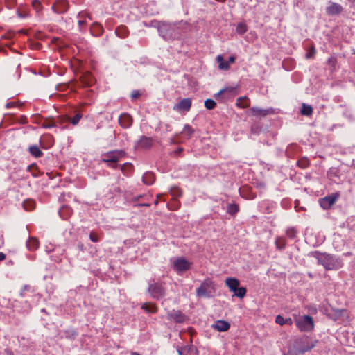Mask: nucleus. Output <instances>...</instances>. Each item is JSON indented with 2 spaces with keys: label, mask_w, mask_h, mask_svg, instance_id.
Here are the masks:
<instances>
[{
  "label": "nucleus",
  "mask_w": 355,
  "mask_h": 355,
  "mask_svg": "<svg viewBox=\"0 0 355 355\" xmlns=\"http://www.w3.org/2000/svg\"><path fill=\"white\" fill-rule=\"evenodd\" d=\"M157 30L159 35L165 40H170L175 38L176 35V28L175 24L168 22H157Z\"/></svg>",
  "instance_id": "obj_2"
},
{
  "label": "nucleus",
  "mask_w": 355,
  "mask_h": 355,
  "mask_svg": "<svg viewBox=\"0 0 355 355\" xmlns=\"http://www.w3.org/2000/svg\"><path fill=\"white\" fill-rule=\"evenodd\" d=\"M311 254L317 259L318 263L323 266L326 270H338L343 266V263L339 259L329 254L315 251L312 252Z\"/></svg>",
  "instance_id": "obj_1"
},
{
  "label": "nucleus",
  "mask_w": 355,
  "mask_h": 355,
  "mask_svg": "<svg viewBox=\"0 0 355 355\" xmlns=\"http://www.w3.org/2000/svg\"><path fill=\"white\" fill-rule=\"evenodd\" d=\"M96 28L98 31V34H101L103 32V27L100 24L97 23H94L93 24V28Z\"/></svg>",
  "instance_id": "obj_49"
},
{
  "label": "nucleus",
  "mask_w": 355,
  "mask_h": 355,
  "mask_svg": "<svg viewBox=\"0 0 355 355\" xmlns=\"http://www.w3.org/2000/svg\"><path fill=\"white\" fill-rule=\"evenodd\" d=\"M131 355H141V354L137 352H132Z\"/></svg>",
  "instance_id": "obj_60"
},
{
  "label": "nucleus",
  "mask_w": 355,
  "mask_h": 355,
  "mask_svg": "<svg viewBox=\"0 0 355 355\" xmlns=\"http://www.w3.org/2000/svg\"><path fill=\"white\" fill-rule=\"evenodd\" d=\"M236 33L239 35H243L248 31V27L245 23L240 22L237 24L236 28Z\"/></svg>",
  "instance_id": "obj_30"
},
{
  "label": "nucleus",
  "mask_w": 355,
  "mask_h": 355,
  "mask_svg": "<svg viewBox=\"0 0 355 355\" xmlns=\"http://www.w3.org/2000/svg\"><path fill=\"white\" fill-rule=\"evenodd\" d=\"M83 117V114L81 113H77L71 119V123L73 125H77L80 120L81 119V118Z\"/></svg>",
  "instance_id": "obj_38"
},
{
  "label": "nucleus",
  "mask_w": 355,
  "mask_h": 355,
  "mask_svg": "<svg viewBox=\"0 0 355 355\" xmlns=\"http://www.w3.org/2000/svg\"><path fill=\"white\" fill-rule=\"evenodd\" d=\"M167 318L173 320L177 323H182L186 320V316L180 311H173L167 314Z\"/></svg>",
  "instance_id": "obj_17"
},
{
  "label": "nucleus",
  "mask_w": 355,
  "mask_h": 355,
  "mask_svg": "<svg viewBox=\"0 0 355 355\" xmlns=\"http://www.w3.org/2000/svg\"><path fill=\"white\" fill-rule=\"evenodd\" d=\"M141 309L146 313H155L157 311V307L155 304L151 303H144L141 305Z\"/></svg>",
  "instance_id": "obj_24"
},
{
  "label": "nucleus",
  "mask_w": 355,
  "mask_h": 355,
  "mask_svg": "<svg viewBox=\"0 0 355 355\" xmlns=\"http://www.w3.org/2000/svg\"><path fill=\"white\" fill-rule=\"evenodd\" d=\"M89 239L94 243H96L99 241V238H98V235H96L92 232L90 233V234H89Z\"/></svg>",
  "instance_id": "obj_46"
},
{
  "label": "nucleus",
  "mask_w": 355,
  "mask_h": 355,
  "mask_svg": "<svg viewBox=\"0 0 355 355\" xmlns=\"http://www.w3.org/2000/svg\"><path fill=\"white\" fill-rule=\"evenodd\" d=\"M327 62L331 66V67L334 69L337 64V59L334 56H331L328 58Z\"/></svg>",
  "instance_id": "obj_41"
},
{
  "label": "nucleus",
  "mask_w": 355,
  "mask_h": 355,
  "mask_svg": "<svg viewBox=\"0 0 355 355\" xmlns=\"http://www.w3.org/2000/svg\"><path fill=\"white\" fill-rule=\"evenodd\" d=\"M348 1H350V2H354V0H348Z\"/></svg>",
  "instance_id": "obj_63"
},
{
  "label": "nucleus",
  "mask_w": 355,
  "mask_h": 355,
  "mask_svg": "<svg viewBox=\"0 0 355 355\" xmlns=\"http://www.w3.org/2000/svg\"><path fill=\"white\" fill-rule=\"evenodd\" d=\"M238 94L237 87L229 86L220 89L214 94V98L221 102L233 98Z\"/></svg>",
  "instance_id": "obj_6"
},
{
  "label": "nucleus",
  "mask_w": 355,
  "mask_h": 355,
  "mask_svg": "<svg viewBox=\"0 0 355 355\" xmlns=\"http://www.w3.org/2000/svg\"><path fill=\"white\" fill-rule=\"evenodd\" d=\"M55 126V123L52 120L46 119L42 124V127L44 128H51Z\"/></svg>",
  "instance_id": "obj_37"
},
{
  "label": "nucleus",
  "mask_w": 355,
  "mask_h": 355,
  "mask_svg": "<svg viewBox=\"0 0 355 355\" xmlns=\"http://www.w3.org/2000/svg\"><path fill=\"white\" fill-rule=\"evenodd\" d=\"M327 175L330 179L334 177H338V170L336 168H331L327 172Z\"/></svg>",
  "instance_id": "obj_36"
},
{
  "label": "nucleus",
  "mask_w": 355,
  "mask_h": 355,
  "mask_svg": "<svg viewBox=\"0 0 355 355\" xmlns=\"http://www.w3.org/2000/svg\"><path fill=\"white\" fill-rule=\"evenodd\" d=\"M192 105L191 99L189 98H182L178 103L175 104L173 109L178 112H188Z\"/></svg>",
  "instance_id": "obj_11"
},
{
  "label": "nucleus",
  "mask_w": 355,
  "mask_h": 355,
  "mask_svg": "<svg viewBox=\"0 0 355 355\" xmlns=\"http://www.w3.org/2000/svg\"><path fill=\"white\" fill-rule=\"evenodd\" d=\"M306 345H303V346L299 347V349H298V351L302 354H304V353L312 349L315 347V343H317V341H315V342H311V343H309L308 338H306Z\"/></svg>",
  "instance_id": "obj_27"
},
{
  "label": "nucleus",
  "mask_w": 355,
  "mask_h": 355,
  "mask_svg": "<svg viewBox=\"0 0 355 355\" xmlns=\"http://www.w3.org/2000/svg\"><path fill=\"white\" fill-rule=\"evenodd\" d=\"M58 214L63 220H67L73 214V210L67 205H63L59 209Z\"/></svg>",
  "instance_id": "obj_20"
},
{
  "label": "nucleus",
  "mask_w": 355,
  "mask_h": 355,
  "mask_svg": "<svg viewBox=\"0 0 355 355\" xmlns=\"http://www.w3.org/2000/svg\"><path fill=\"white\" fill-rule=\"evenodd\" d=\"M225 283L229 290L234 293L233 296H236L241 299L245 296L247 292L246 288L245 287H239L240 282L238 279L235 277H227Z\"/></svg>",
  "instance_id": "obj_3"
},
{
  "label": "nucleus",
  "mask_w": 355,
  "mask_h": 355,
  "mask_svg": "<svg viewBox=\"0 0 355 355\" xmlns=\"http://www.w3.org/2000/svg\"><path fill=\"white\" fill-rule=\"evenodd\" d=\"M205 106L207 110H213L216 106V103L210 98L205 101Z\"/></svg>",
  "instance_id": "obj_35"
},
{
  "label": "nucleus",
  "mask_w": 355,
  "mask_h": 355,
  "mask_svg": "<svg viewBox=\"0 0 355 355\" xmlns=\"http://www.w3.org/2000/svg\"><path fill=\"white\" fill-rule=\"evenodd\" d=\"M191 265L192 263L184 257H178L173 261V268L179 275L189 270Z\"/></svg>",
  "instance_id": "obj_8"
},
{
  "label": "nucleus",
  "mask_w": 355,
  "mask_h": 355,
  "mask_svg": "<svg viewBox=\"0 0 355 355\" xmlns=\"http://www.w3.org/2000/svg\"><path fill=\"white\" fill-rule=\"evenodd\" d=\"M15 106V102H9L6 105V108H10Z\"/></svg>",
  "instance_id": "obj_54"
},
{
  "label": "nucleus",
  "mask_w": 355,
  "mask_h": 355,
  "mask_svg": "<svg viewBox=\"0 0 355 355\" xmlns=\"http://www.w3.org/2000/svg\"><path fill=\"white\" fill-rule=\"evenodd\" d=\"M194 132L193 128L189 124L184 126L182 133L184 134L187 139H189Z\"/></svg>",
  "instance_id": "obj_31"
},
{
  "label": "nucleus",
  "mask_w": 355,
  "mask_h": 355,
  "mask_svg": "<svg viewBox=\"0 0 355 355\" xmlns=\"http://www.w3.org/2000/svg\"><path fill=\"white\" fill-rule=\"evenodd\" d=\"M17 12L18 17L20 18H26L29 16L28 12L26 10L21 11L19 9H18Z\"/></svg>",
  "instance_id": "obj_44"
},
{
  "label": "nucleus",
  "mask_w": 355,
  "mask_h": 355,
  "mask_svg": "<svg viewBox=\"0 0 355 355\" xmlns=\"http://www.w3.org/2000/svg\"><path fill=\"white\" fill-rule=\"evenodd\" d=\"M286 235L291 238V239H293L296 236V231L295 230L294 228H289L286 230Z\"/></svg>",
  "instance_id": "obj_42"
},
{
  "label": "nucleus",
  "mask_w": 355,
  "mask_h": 355,
  "mask_svg": "<svg viewBox=\"0 0 355 355\" xmlns=\"http://www.w3.org/2000/svg\"><path fill=\"white\" fill-rule=\"evenodd\" d=\"M295 322L300 331H311L314 328L313 319L310 315H302L296 318Z\"/></svg>",
  "instance_id": "obj_4"
},
{
  "label": "nucleus",
  "mask_w": 355,
  "mask_h": 355,
  "mask_svg": "<svg viewBox=\"0 0 355 355\" xmlns=\"http://www.w3.org/2000/svg\"><path fill=\"white\" fill-rule=\"evenodd\" d=\"M29 153L35 158L43 156V153L37 145H32L28 147Z\"/></svg>",
  "instance_id": "obj_23"
},
{
  "label": "nucleus",
  "mask_w": 355,
  "mask_h": 355,
  "mask_svg": "<svg viewBox=\"0 0 355 355\" xmlns=\"http://www.w3.org/2000/svg\"><path fill=\"white\" fill-rule=\"evenodd\" d=\"M339 196L340 193L338 192L327 196L319 200L320 205L323 209H329L336 202Z\"/></svg>",
  "instance_id": "obj_9"
},
{
  "label": "nucleus",
  "mask_w": 355,
  "mask_h": 355,
  "mask_svg": "<svg viewBox=\"0 0 355 355\" xmlns=\"http://www.w3.org/2000/svg\"><path fill=\"white\" fill-rule=\"evenodd\" d=\"M40 146H41V147H42V148H47L46 147H45V146H44V144H43V141H42V138H41V139H40Z\"/></svg>",
  "instance_id": "obj_59"
},
{
  "label": "nucleus",
  "mask_w": 355,
  "mask_h": 355,
  "mask_svg": "<svg viewBox=\"0 0 355 355\" xmlns=\"http://www.w3.org/2000/svg\"><path fill=\"white\" fill-rule=\"evenodd\" d=\"M32 6L36 10V12H39L42 9V6L39 0H33L32 1Z\"/></svg>",
  "instance_id": "obj_40"
},
{
  "label": "nucleus",
  "mask_w": 355,
  "mask_h": 355,
  "mask_svg": "<svg viewBox=\"0 0 355 355\" xmlns=\"http://www.w3.org/2000/svg\"><path fill=\"white\" fill-rule=\"evenodd\" d=\"M153 144V139L152 137L141 136L136 142L135 148L139 150L150 149Z\"/></svg>",
  "instance_id": "obj_12"
},
{
  "label": "nucleus",
  "mask_w": 355,
  "mask_h": 355,
  "mask_svg": "<svg viewBox=\"0 0 355 355\" xmlns=\"http://www.w3.org/2000/svg\"><path fill=\"white\" fill-rule=\"evenodd\" d=\"M45 138L48 140V142L49 144V146H52L53 145V138L50 135H48L45 137Z\"/></svg>",
  "instance_id": "obj_50"
},
{
  "label": "nucleus",
  "mask_w": 355,
  "mask_h": 355,
  "mask_svg": "<svg viewBox=\"0 0 355 355\" xmlns=\"http://www.w3.org/2000/svg\"><path fill=\"white\" fill-rule=\"evenodd\" d=\"M148 291L150 295L156 300H159L165 296V288L160 282H149Z\"/></svg>",
  "instance_id": "obj_7"
},
{
  "label": "nucleus",
  "mask_w": 355,
  "mask_h": 355,
  "mask_svg": "<svg viewBox=\"0 0 355 355\" xmlns=\"http://www.w3.org/2000/svg\"><path fill=\"white\" fill-rule=\"evenodd\" d=\"M275 322L279 325L285 324V318L280 315H278L275 318Z\"/></svg>",
  "instance_id": "obj_43"
},
{
  "label": "nucleus",
  "mask_w": 355,
  "mask_h": 355,
  "mask_svg": "<svg viewBox=\"0 0 355 355\" xmlns=\"http://www.w3.org/2000/svg\"><path fill=\"white\" fill-rule=\"evenodd\" d=\"M343 8L341 5L337 3L331 2L326 8V13L328 15H336L343 11Z\"/></svg>",
  "instance_id": "obj_16"
},
{
  "label": "nucleus",
  "mask_w": 355,
  "mask_h": 355,
  "mask_svg": "<svg viewBox=\"0 0 355 355\" xmlns=\"http://www.w3.org/2000/svg\"><path fill=\"white\" fill-rule=\"evenodd\" d=\"M275 245L277 249H284L286 246V242L284 239L278 237L275 240Z\"/></svg>",
  "instance_id": "obj_34"
},
{
  "label": "nucleus",
  "mask_w": 355,
  "mask_h": 355,
  "mask_svg": "<svg viewBox=\"0 0 355 355\" xmlns=\"http://www.w3.org/2000/svg\"><path fill=\"white\" fill-rule=\"evenodd\" d=\"M310 164L309 160L306 157H303L298 160L297 165L302 168H307Z\"/></svg>",
  "instance_id": "obj_33"
},
{
  "label": "nucleus",
  "mask_w": 355,
  "mask_h": 355,
  "mask_svg": "<svg viewBox=\"0 0 355 355\" xmlns=\"http://www.w3.org/2000/svg\"><path fill=\"white\" fill-rule=\"evenodd\" d=\"M142 180L144 184L151 185L155 182V176L153 173L147 172L145 173L142 177Z\"/></svg>",
  "instance_id": "obj_25"
},
{
  "label": "nucleus",
  "mask_w": 355,
  "mask_h": 355,
  "mask_svg": "<svg viewBox=\"0 0 355 355\" xmlns=\"http://www.w3.org/2000/svg\"><path fill=\"white\" fill-rule=\"evenodd\" d=\"M316 53V50L314 46H311L310 49L308 51V52L306 54V58L307 59L313 58L315 56V54Z\"/></svg>",
  "instance_id": "obj_39"
},
{
  "label": "nucleus",
  "mask_w": 355,
  "mask_h": 355,
  "mask_svg": "<svg viewBox=\"0 0 355 355\" xmlns=\"http://www.w3.org/2000/svg\"><path fill=\"white\" fill-rule=\"evenodd\" d=\"M92 79L91 78V80H90V82H89V83H87V85H91V84H92Z\"/></svg>",
  "instance_id": "obj_61"
},
{
  "label": "nucleus",
  "mask_w": 355,
  "mask_h": 355,
  "mask_svg": "<svg viewBox=\"0 0 355 355\" xmlns=\"http://www.w3.org/2000/svg\"><path fill=\"white\" fill-rule=\"evenodd\" d=\"M235 57L232 55V56H230L229 58H228V60L227 62H228V65L230 66V64H232L235 62Z\"/></svg>",
  "instance_id": "obj_51"
},
{
  "label": "nucleus",
  "mask_w": 355,
  "mask_h": 355,
  "mask_svg": "<svg viewBox=\"0 0 355 355\" xmlns=\"http://www.w3.org/2000/svg\"><path fill=\"white\" fill-rule=\"evenodd\" d=\"M6 4L8 8H12L16 4V0H6Z\"/></svg>",
  "instance_id": "obj_45"
},
{
  "label": "nucleus",
  "mask_w": 355,
  "mask_h": 355,
  "mask_svg": "<svg viewBox=\"0 0 355 355\" xmlns=\"http://www.w3.org/2000/svg\"><path fill=\"white\" fill-rule=\"evenodd\" d=\"M211 327L219 332H225L230 328V324L225 320H219L212 324Z\"/></svg>",
  "instance_id": "obj_18"
},
{
  "label": "nucleus",
  "mask_w": 355,
  "mask_h": 355,
  "mask_svg": "<svg viewBox=\"0 0 355 355\" xmlns=\"http://www.w3.org/2000/svg\"><path fill=\"white\" fill-rule=\"evenodd\" d=\"M250 105V101L247 96H241L236 99V105L239 108H247Z\"/></svg>",
  "instance_id": "obj_22"
},
{
  "label": "nucleus",
  "mask_w": 355,
  "mask_h": 355,
  "mask_svg": "<svg viewBox=\"0 0 355 355\" xmlns=\"http://www.w3.org/2000/svg\"><path fill=\"white\" fill-rule=\"evenodd\" d=\"M6 259V254L3 252H0V261H3Z\"/></svg>",
  "instance_id": "obj_55"
},
{
  "label": "nucleus",
  "mask_w": 355,
  "mask_h": 355,
  "mask_svg": "<svg viewBox=\"0 0 355 355\" xmlns=\"http://www.w3.org/2000/svg\"><path fill=\"white\" fill-rule=\"evenodd\" d=\"M68 8L69 3L67 0H57L52 6L53 11L58 14L66 12Z\"/></svg>",
  "instance_id": "obj_14"
},
{
  "label": "nucleus",
  "mask_w": 355,
  "mask_h": 355,
  "mask_svg": "<svg viewBox=\"0 0 355 355\" xmlns=\"http://www.w3.org/2000/svg\"><path fill=\"white\" fill-rule=\"evenodd\" d=\"M216 60L218 63V67L220 69L228 70L230 69L228 62L224 60L223 57L221 55H219L216 57Z\"/></svg>",
  "instance_id": "obj_28"
},
{
  "label": "nucleus",
  "mask_w": 355,
  "mask_h": 355,
  "mask_svg": "<svg viewBox=\"0 0 355 355\" xmlns=\"http://www.w3.org/2000/svg\"><path fill=\"white\" fill-rule=\"evenodd\" d=\"M85 20H79L78 21V25L80 27H81L82 26H83L85 24Z\"/></svg>",
  "instance_id": "obj_58"
},
{
  "label": "nucleus",
  "mask_w": 355,
  "mask_h": 355,
  "mask_svg": "<svg viewBox=\"0 0 355 355\" xmlns=\"http://www.w3.org/2000/svg\"><path fill=\"white\" fill-rule=\"evenodd\" d=\"M141 94L138 90H134L131 94V97L132 99L138 98L140 96Z\"/></svg>",
  "instance_id": "obj_48"
},
{
  "label": "nucleus",
  "mask_w": 355,
  "mask_h": 355,
  "mask_svg": "<svg viewBox=\"0 0 355 355\" xmlns=\"http://www.w3.org/2000/svg\"><path fill=\"white\" fill-rule=\"evenodd\" d=\"M313 112V107L306 103H302L300 113L303 116H310Z\"/></svg>",
  "instance_id": "obj_26"
},
{
  "label": "nucleus",
  "mask_w": 355,
  "mask_h": 355,
  "mask_svg": "<svg viewBox=\"0 0 355 355\" xmlns=\"http://www.w3.org/2000/svg\"><path fill=\"white\" fill-rule=\"evenodd\" d=\"M116 34L121 38H124L128 35L127 28L125 26H120L116 29Z\"/></svg>",
  "instance_id": "obj_32"
},
{
  "label": "nucleus",
  "mask_w": 355,
  "mask_h": 355,
  "mask_svg": "<svg viewBox=\"0 0 355 355\" xmlns=\"http://www.w3.org/2000/svg\"><path fill=\"white\" fill-rule=\"evenodd\" d=\"M130 168V170H132V164H130V163H125V164L121 166V171H122V172H123V173H125V168Z\"/></svg>",
  "instance_id": "obj_47"
},
{
  "label": "nucleus",
  "mask_w": 355,
  "mask_h": 355,
  "mask_svg": "<svg viewBox=\"0 0 355 355\" xmlns=\"http://www.w3.org/2000/svg\"><path fill=\"white\" fill-rule=\"evenodd\" d=\"M179 355H196L197 349L193 345H186L178 349Z\"/></svg>",
  "instance_id": "obj_19"
},
{
  "label": "nucleus",
  "mask_w": 355,
  "mask_h": 355,
  "mask_svg": "<svg viewBox=\"0 0 355 355\" xmlns=\"http://www.w3.org/2000/svg\"><path fill=\"white\" fill-rule=\"evenodd\" d=\"M142 196H143L139 195V196H136V197H134V198H132V201H133V202H137V201H138L141 198H142Z\"/></svg>",
  "instance_id": "obj_56"
},
{
  "label": "nucleus",
  "mask_w": 355,
  "mask_h": 355,
  "mask_svg": "<svg viewBox=\"0 0 355 355\" xmlns=\"http://www.w3.org/2000/svg\"><path fill=\"white\" fill-rule=\"evenodd\" d=\"M239 211V205L236 204H229L227 207V213L234 216Z\"/></svg>",
  "instance_id": "obj_29"
},
{
  "label": "nucleus",
  "mask_w": 355,
  "mask_h": 355,
  "mask_svg": "<svg viewBox=\"0 0 355 355\" xmlns=\"http://www.w3.org/2000/svg\"><path fill=\"white\" fill-rule=\"evenodd\" d=\"M125 155L123 150H113L105 153L102 161L105 163H116Z\"/></svg>",
  "instance_id": "obj_10"
},
{
  "label": "nucleus",
  "mask_w": 355,
  "mask_h": 355,
  "mask_svg": "<svg viewBox=\"0 0 355 355\" xmlns=\"http://www.w3.org/2000/svg\"><path fill=\"white\" fill-rule=\"evenodd\" d=\"M132 122V117L128 113H123L119 117V123L123 128H130Z\"/></svg>",
  "instance_id": "obj_15"
},
{
  "label": "nucleus",
  "mask_w": 355,
  "mask_h": 355,
  "mask_svg": "<svg viewBox=\"0 0 355 355\" xmlns=\"http://www.w3.org/2000/svg\"><path fill=\"white\" fill-rule=\"evenodd\" d=\"M250 114L256 117H264L269 114H274L273 108L262 109L257 107H252L250 109Z\"/></svg>",
  "instance_id": "obj_13"
},
{
  "label": "nucleus",
  "mask_w": 355,
  "mask_h": 355,
  "mask_svg": "<svg viewBox=\"0 0 355 355\" xmlns=\"http://www.w3.org/2000/svg\"><path fill=\"white\" fill-rule=\"evenodd\" d=\"M293 320L291 318L285 319V324L292 325Z\"/></svg>",
  "instance_id": "obj_53"
},
{
  "label": "nucleus",
  "mask_w": 355,
  "mask_h": 355,
  "mask_svg": "<svg viewBox=\"0 0 355 355\" xmlns=\"http://www.w3.org/2000/svg\"><path fill=\"white\" fill-rule=\"evenodd\" d=\"M174 191H173L172 192H174ZM174 195H175V193H172V196H174Z\"/></svg>",
  "instance_id": "obj_64"
},
{
  "label": "nucleus",
  "mask_w": 355,
  "mask_h": 355,
  "mask_svg": "<svg viewBox=\"0 0 355 355\" xmlns=\"http://www.w3.org/2000/svg\"><path fill=\"white\" fill-rule=\"evenodd\" d=\"M214 290V283L210 278L205 279L196 289L198 297H210Z\"/></svg>",
  "instance_id": "obj_5"
},
{
  "label": "nucleus",
  "mask_w": 355,
  "mask_h": 355,
  "mask_svg": "<svg viewBox=\"0 0 355 355\" xmlns=\"http://www.w3.org/2000/svg\"><path fill=\"white\" fill-rule=\"evenodd\" d=\"M41 311H42V312H46V310H45L44 309H42L41 310Z\"/></svg>",
  "instance_id": "obj_62"
},
{
  "label": "nucleus",
  "mask_w": 355,
  "mask_h": 355,
  "mask_svg": "<svg viewBox=\"0 0 355 355\" xmlns=\"http://www.w3.org/2000/svg\"><path fill=\"white\" fill-rule=\"evenodd\" d=\"M136 206H139V207H149V206H150V204H149V203H140V204H137V205H136Z\"/></svg>",
  "instance_id": "obj_57"
},
{
  "label": "nucleus",
  "mask_w": 355,
  "mask_h": 355,
  "mask_svg": "<svg viewBox=\"0 0 355 355\" xmlns=\"http://www.w3.org/2000/svg\"><path fill=\"white\" fill-rule=\"evenodd\" d=\"M40 246V242L36 237H30L26 241V247L29 251H35Z\"/></svg>",
  "instance_id": "obj_21"
},
{
  "label": "nucleus",
  "mask_w": 355,
  "mask_h": 355,
  "mask_svg": "<svg viewBox=\"0 0 355 355\" xmlns=\"http://www.w3.org/2000/svg\"><path fill=\"white\" fill-rule=\"evenodd\" d=\"M29 288H30V287H29V286H28V285H24V287H23V288H22V290H21V293H20V295H21V297H24V291H26V290H28V289H29Z\"/></svg>",
  "instance_id": "obj_52"
}]
</instances>
